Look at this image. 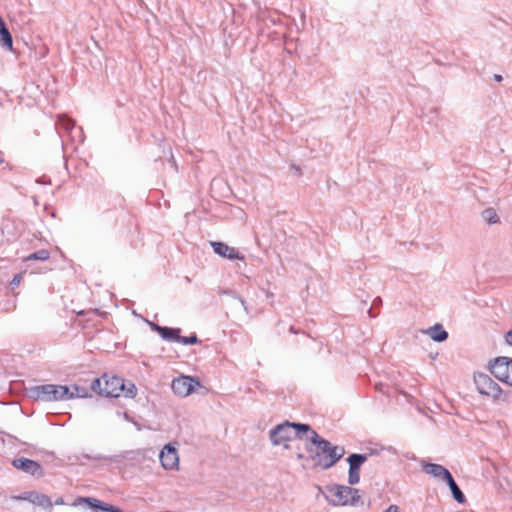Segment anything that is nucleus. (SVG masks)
<instances>
[{"label": "nucleus", "mask_w": 512, "mask_h": 512, "mask_svg": "<svg viewBox=\"0 0 512 512\" xmlns=\"http://www.w3.org/2000/svg\"><path fill=\"white\" fill-rule=\"evenodd\" d=\"M309 440L310 444L305 445L309 454L307 459H311L315 467L327 470L333 467L345 454L343 446L333 445L316 431H312Z\"/></svg>", "instance_id": "obj_1"}, {"label": "nucleus", "mask_w": 512, "mask_h": 512, "mask_svg": "<svg viewBox=\"0 0 512 512\" xmlns=\"http://www.w3.org/2000/svg\"><path fill=\"white\" fill-rule=\"evenodd\" d=\"M136 393L137 389L133 383H129V386L126 387L122 378L117 376L109 377L107 374H104L103 396L117 398L124 394L125 397L132 398Z\"/></svg>", "instance_id": "obj_2"}, {"label": "nucleus", "mask_w": 512, "mask_h": 512, "mask_svg": "<svg viewBox=\"0 0 512 512\" xmlns=\"http://www.w3.org/2000/svg\"><path fill=\"white\" fill-rule=\"evenodd\" d=\"M489 371L499 381L512 386V358L499 356L489 362Z\"/></svg>", "instance_id": "obj_3"}, {"label": "nucleus", "mask_w": 512, "mask_h": 512, "mask_svg": "<svg viewBox=\"0 0 512 512\" xmlns=\"http://www.w3.org/2000/svg\"><path fill=\"white\" fill-rule=\"evenodd\" d=\"M474 384L481 395L489 396L494 400L499 399L501 396V387L485 373H475Z\"/></svg>", "instance_id": "obj_4"}, {"label": "nucleus", "mask_w": 512, "mask_h": 512, "mask_svg": "<svg viewBox=\"0 0 512 512\" xmlns=\"http://www.w3.org/2000/svg\"><path fill=\"white\" fill-rule=\"evenodd\" d=\"M58 385L42 384L27 389L28 396L41 402H58Z\"/></svg>", "instance_id": "obj_5"}, {"label": "nucleus", "mask_w": 512, "mask_h": 512, "mask_svg": "<svg viewBox=\"0 0 512 512\" xmlns=\"http://www.w3.org/2000/svg\"><path fill=\"white\" fill-rule=\"evenodd\" d=\"M330 492L336 505H355L360 498L359 490L350 486L335 485Z\"/></svg>", "instance_id": "obj_6"}, {"label": "nucleus", "mask_w": 512, "mask_h": 512, "mask_svg": "<svg viewBox=\"0 0 512 512\" xmlns=\"http://www.w3.org/2000/svg\"><path fill=\"white\" fill-rule=\"evenodd\" d=\"M269 438L274 446L283 444L285 448H289L287 442L294 438L292 422L285 421L276 425L270 432Z\"/></svg>", "instance_id": "obj_7"}, {"label": "nucleus", "mask_w": 512, "mask_h": 512, "mask_svg": "<svg viewBox=\"0 0 512 512\" xmlns=\"http://www.w3.org/2000/svg\"><path fill=\"white\" fill-rule=\"evenodd\" d=\"M198 386H200V382L197 378L181 376L172 381L171 388L176 395L185 397L194 392Z\"/></svg>", "instance_id": "obj_8"}, {"label": "nucleus", "mask_w": 512, "mask_h": 512, "mask_svg": "<svg viewBox=\"0 0 512 512\" xmlns=\"http://www.w3.org/2000/svg\"><path fill=\"white\" fill-rule=\"evenodd\" d=\"M12 465L16 469H19L36 478H40L44 475V470L38 462L25 457L14 459Z\"/></svg>", "instance_id": "obj_9"}, {"label": "nucleus", "mask_w": 512, "mask_h": 512, "mask_svg": "<svg viewBox=\"0 0 512 512\" xmlns=\"http://www.w3.org/2000/svg\"><path fill=\"white\" fill-rule=\"evenodd\" d=\"M159 459L162 466L166 470H172L178 466L179 457L175 447L171 444H166L159 454Z\"/></svg>", "instance_id": "obj_10"}, {"label": "nucleus", "mask_w": 512, "mask_h": 512, "mask_svg": "<svg viewBox=\"0 0 512 512\" xmlns=\"http://www.w3.org/2000/svg\"><path fill=\"white\" fill-rule=\"evenodd\" d=\"M211 246L213 251L223 258H227L229 260H244L245 258L244 255H242L237 249L228 246L226 243L212 241Z\"/></svg>", "instance_id": "obj_11"}, {"label": "nucleus", "mask_w": 512, "mask_h": 512, "mask_svg": "<svg viewBox=\"0 0 512 512\" xmlns=\"http://www.w3.org/2000/svg\"><path fill=\"white\" fill-rule=\"evenodd\" d=\"M423 471L437 480L446 481L452 474L440 464L428 463L424 460L420 462Z\"/></svg>", "instance_id": "obj_12"}, {"label": "nucleus", "mask_w": 512, "mask_h": 512, "mask_svg": "<svg viewBox=\"0 0 512 512\" xmlns=\"http://www.w3.org/2000/svg\"><path fill=\"white\" fill-rule=\"evenodd\" d=\"M151 329L157 332L162 339L166 341H175L178 342L179 334L181 333L180 328H171L166 326H160L156 323L149 322Z\"/></svg>", "instance_id": "obj_13"}, {"label": "nucleus", "mask_w": 512, "mask_h": 512, "mask_svg": "<svg viewBox=\"0 0 512 512\" xmlns=\"http://www.w3.org/2000/svg\"><path fill=\"white\" fill-rule=\"evenodd\" d=\"M22 499L28 500L32 504L38 505L45 509H49V510L52 509L53 504L51 502V499L45 494H41L36 491H31V492L25 493V496H23Z\"/></svg>", "instance_id": "obj_14"}, {"label": "nucleus", "mask_w": 512, "mask_h": 512, "mask_svg": "<svg viewBox=\"0 0 512 512\" xmlns=\"http://www.w3.org/2000/svg\"><path fill=\"white\" fill-rule=\"evenodd\" d=\"M425 333L435 342H443L448 338V332L443 329L441 324H435L433 327L428 328Z\"/></svg>", "instance_id": "obj_15"}, {"label": "nucleus", "mask_w": 512, "mask_h": 512, "mask_svg": "<svg viewBox=\"0 0 512 512\" xmlns=\"http://www.w3.org/2000/svg\"><path fill=\"white\" fill-rule=\"evenodd\" d=\"M445 482L448 485V487L450 488V491H451L452 496L455 499V501H457L460 504L464 503L466 501L465 495L463 494V492L461 491V489L455 482L453 476L451 475L449 478L446 479Z\"/></svg>", "instance_id": "obj_16"}, {"label": "nucleus", "mask_w": 512, "mask_h": 512, "mask_svg": "<svg viewBox=\"0 0 512 512\" xmlns=\"http://www.w3.org/2000/svg\"><path fill=\"white\" fill-rule=\"evenodd\" d=\"M82 500L86 502L89 505V507L95 511L100 510L102 512H109V506H112L111 504L105 503L92 497L83 498Z\"/></svg>", "instance_id": "obj_17"}, {"label": "nucleus", "mask_w": 512, "mask_h": 512, "mask_svg": "<svg viewBox=\"0 0 512 512\" xmlns=\"http://www.w3.org/2000/svg\"><path fill=\"white\" fill-rule=\"evenodd\" d=\"M0 44L3 48L12 50L13 39L8 28L1 30L0 32Z\"/></svg>", "instance_id": "obj_18"}, {"label": "nucleus", "mask_w": 512, "mask_h": 512, "mask_svg": "<svg viewBox=\"0 0 512 512\" xmlns=\"http://www.w3.org/2000/svg\"><path fill=\"white\" fill-rule=\"evenodd\" d=\"M292 429L294 431V438L298 437L300 438V433H307L309 432L310 435L309 437L312 435V431H314L310 425L308 424H305V423H295V422H292Z\"/></svg>", "instance_id": "obj_19"}, {"label": "nucleus", "mask_w": 512, "mask_h": 512, "mask_svg": "<svg viewBox=\"0 0 512 512\" xmlns=\"http://www.w3.org/2000/svg\"><path fill=\"white\" fill-rule=\"evenodd\" d=\"M481 215L483 220L488 224H496L499 222V216L493 208L483 210Z\"/></svg>", "instance_id": "obj_20"}, {"label": "nucleus", "mask_w": 512, "mask_h": 512, "mask_svg": "<svg viewBox=\"0 0 512 512\" xmlns=\"http://www.w3.org/2000/svg\"><path fill=\"white\" fill-rule=\"evenodd\" d=\"M58 401H66L74 399L71 386L58 385Z\"/></svg>", "instance_id": "obj_21"}, {"label": "nucleus", "mask_w": 512, "mask_h": 512, "mask_svg": "<svg viewBox=\"0 0 512 512\" xmlns=\"http://www.w3.org/2000/svg\"><path fill=\"white\" fill-rule=\"evenodd\" d=\"M50 258V252L47 249H41L34 253H31L27 257L24 258V261H30V260H39V261H46Z\"/></svg>", "instance_id": "obj_22"}, {"label": "nucleus", "mask_w": 512, "mask_h": 512, "mask_svg": "<svg viewBox=\"0 0 512 512\" xmlns=\"http://www.w3.org/2000/svg\"><path fill=\"white\" fill-rule=\"evenodd\" d=\"M366 460H367L366 454H358V453H353L346 459V461L348 462L349 465H355V466H359V467H361L366 462Z\"/></svg>", "instance_id": "obj_23"}, {"label": "nucleus", "mask_w": 512, "mask_h": 512, "mask_svg": "<svg viewBox=\"0 0 512 512\" xmlns=\"http://www.w3.org/2000/svg\"><path fill=\"white\" fill-rule=\"evenodd\" d=\"M104 388V375L100 378H96L91 383V390L103 396Z\"/></svg>", "instance_id": "obj_24"}, {"label": "nucleus", "mask_w": 512, "mask_h": 512, "mask_svg": "<svg viewBox=\"0 0 512 512\" xmlns=\"http://www.w3.org/2000/svg\"><path fill=\"white\" fill-rule=\"evenodd\" d=\"M63 129H65L66 131H69L71 130L74 126H75V123L72 119L64 116V115H60L58 117V122H57Z\"/></svg>", "instance_id": "obj_25"}, {"label": "nucleus", "mask_w": 512, "mask_h": 512, "mask_svg": "<svg viewBox=\"0 0 512 512\" xmlns=\"http://www.w3.org/2000/svg\"><path fill=\"white\" fill-rule=\"evenodd\" d=\"M198 342L199 340L196 334H192L190 336H181L179 334L178 343H181L183 345H193L197 344Z\"/></svg>", "instance_id": "obj_26"}, {"label": "nucleus", "mask_w": 512, "mask_h": 512, "mask_svg": "<svg viewBox=\"0 0 512 512\" xmlns=\"http://www.w3.org/2000/svg\"><path fill=\"white\" fill-rule=\"evenodd\" d=\"M74 398H85L89 395L88 390L78 385H71Z\"/></svg>", "instance_id": "obj_27"}, {"label": "nucleus", "mask_w": 512, "mask_h": 512, "mask_svg": "<svg viewBox=\"0 0 512 512\" xmlns=\"http://www.w3.org/2000/svg\"><path fill=\"white\" fill-rule=\"evenodd\" d=\"M360 481V473L359 472H350L348 471V483L350 485H356Z\"/></svg>", "instance_id": "obj_28"}, {"label": "nucleus", "mask_w": 512, "mask_h": 512, "mask_svg": "<svg viewBox=\"0 0 512 512\" xmlns=\"http://www.w3.org/2000/svg\"><path fill=\"white\" fill-rule=\"evenodd\" d=\"M21 280H22L21 273L14 275L13 279L10 282L11 288L14 289L15 287H17L20 284Z\"/></svg>", "instance_id": "obj_29"}, {"label": "nucleus", "mask_w": 512, "mask_h": 512, "mask_svg": "<svg viewBox=\"0 0 512 512\" xmlns=\"http://www.w3.org/2000/svg\"><path fill=\"white\" fill-rule=\"evenodd\" d=\"M383 512H401L400 511V508L395 505V504H391L386 510H384Z\"/></svg>", "instance_id": "obj_30"}, {"label": "nucleus", "mask_w": 512, "mask_h": 512, "mask_svg": "<svg viewBox=\"0 0 512 512\" xmlns=\"http://www.w3.org/2000/svg\"><path fill=\"white\" fill-rule=\"evenodd\" d=\"M505 341L508 345H512V330L508 331L505 335Z\"/></svg>", "instance_id": "obj_31"}, {"label": "nucleus", "mask_w": 512, "mask_h": 512, "mask_svg": "<svg viewBox=\"0 0 512 512\" xmlns=\"http://www.w3.org/2000/svg\"><path fill=\"white\" fill-rule=\"evenodd\" d=\"M349 471L350 472H359L360 471V467L359 466H355V465H349Z\"/></svg>", "instance_id": "obj_32"}, {"label": "nucleus", "mask_w": 512, "mask_h": 512, "mask_svg": "<svg viewBox=\"0 0 512 512\" xmlns=\"http://www.w3.org/2000/svg\"><path fill=\"white\" fill-rule=\"evenodd\" d=\"M109 512H124V511L121 510L120 508L112 505V506H109Z\"/></svg>", "instance_id": "obj_33"}, {"label": "nucleus", "mask_w": 512, "mask_h": 512, "mask_svg": "<svg viewBox=\"0 0 512 512\" xmlns=\"http://www.w3.org/2000/svg\"><path fill=\"white\" fill-rule=\"evenodd\" d=\"M307 458H308V456L306 457V456H305L304 454H302V453L297 454V459H298V460L306 459V460L308 461L309 459H307Z\"/></svg>", "instance_id": "obj_34"}, {"label": "nucleus", "mask_w": 512, "mask_h": 512, "mask_svg": "<svg viewBox=\"0 0 512 512\" xmlns=\"http://www.w3.org/2000/svg\"><path fill=\"white\" fill-rule=\"evenodd\" d=\"M494 79L497 81V82H501L502 81V76L500 74H494Z\"/></svg>", "instance_id": "obj_35"}, {"label": "nucleus", "mask_w": 512, "mask_h": 512, "mask_svg": "<svg viewBox=\"0 0 512 512\" xmlns=\"http://www.w3.org/2000/svg\"><path fill=\"white\" fill-rule=\"evenodd\" d=\"M373 303H374V305H380L382 303V300L380 297H377L374 299Z\"/></svg>", "instance_id": "obj_36"}, {"label": "nucleus", "mask_w": 512, "mask_h": 512, "mask_svg": "<svg viewBox=\"0 0 512 512\" xmlns=\"http://www.w3.org/2000/svg\"><path fill=\"white\" fill-rule=\"evenodd\" d=\"M62 504H64V500H63V498H58V499H56V501H55V505H62Z\"/></svg>", "instance_id": "obj_37"}, {"label": "nucleus", "mask_w": 512, "mask_h": 512, "mask_svg": "<svg viewBox=\"0 0 512 512\" xmlns=\"http://www.w3.org/2000/svg\"><path fill=\"white\" fill-rule=\"evenodd\" d=\"M170 163L172 166H174L176 168V163H175L173 156H171V158H170Z\"/></svg>", "instance_id": "obj_38"}, {"label": "nucleus", "mask_w": 512, "mask_h": 512, "mask_svg": "<svg viewBox=\"0 0 512 512\" xmlns=\"http://www.w3.org/2000/svg\"><path fill=\"white\" fill-rule=\"evenodd\" d=\"M289 332H291V333H293V334H296V333H297V331L295 330V328H294L293 326H291V327L289 328Z\"/></svg>", "instance_id": "obj_39"}, {"label": "nucleus", "mask_w": 512, "mask_h": 512, "mask_svg": "<svg viewBox=\"0 0 512 512\" xmlns=\"http://www.w3.org/2000/svg\"><path fill=\"white\" fill-rule=\"evenodd\" d=\"M368 312H369V314H370V316H371V317H375V316H376V315L372 314V309H371V308L369 309V311H368Z\"/></svg>", "instance_id": "obj_40"}, {"label": "nucleus", "mask_w": 512, "mask_h": 512, "mask_svg": "<svg viewBox=\"0 0 512 512\" xmlns=\"http://www.w3.org/2000/svg\"><path fill=\"white\" fill-rule=\"evenodd\" d=\"M292 168H294L296 171H300L299 167L293 165Z\"/></svg>", "instance_id": "obj_41"}, {"label": "nucleus", "mask_w": 512, "mask_h": 512, "mask_svg": "<svg viewBox=\"0 0 512 512\" xmlns=\"http://www.w3.org/2000/svg\"><path fill=\"white\" fill-rule=\"evenodd\" d=\"M241 304L244 306V308L246 309V306H245V302L243 300H241Z\"/></svg>", "instance_id": "obj_42"}]
</instances>
